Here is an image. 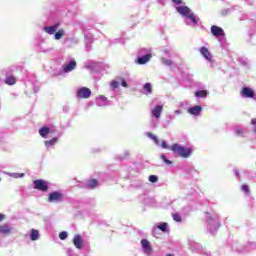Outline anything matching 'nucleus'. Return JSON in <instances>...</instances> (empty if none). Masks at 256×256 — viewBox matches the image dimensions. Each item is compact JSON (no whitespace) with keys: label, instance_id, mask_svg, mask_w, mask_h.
<instances>
[{"label":"nucleus","instance_id":"f257e3e1","mask_svg":"<svg viewBox=\"0 0 256 256\" xmlns=\"http://www.w3.org/2000/svg\"><path fill=\"white\" fill-rule=\"evenodd\" d=\"M171 151H173V153H178L179 157H182L183 159L191 157V154L193 153L191 148H185L179 144H172Z\"/></svg>","mask_w":256,"mask_h":256},{"label":"nucleus","instance_id":"f03ea898","mask_svg":"<svg viewBox=\"0 0 256 256\" xmlns=\"http://www.w3.org/2000/svg\"><path fill=\"white\" fill-rule=\"evenodd\" d=\"M34 189H37L38 191H48L49 186L43 179H38L33 181Z\"/></svg>","mask_w":256,"mask_h":256},{"label":"nucleus","instance_id":"7ed1b4c3","mask_svg":"<svg viewBox=\"0 0 256 256\" xmlns=\"http://www.w3.org/2000/svg\"><path fill=\"white\" fill-rule=\"evenodd\" d=\"M77 97L78 99H89V97H91V89L87 87H81L77 91Z\"/></svg>","mask_w":256,"mask_h":256},{"label":"nucleus","instance_id":"20e7f679","mask_svg":"<svg viewBox=\"0 0 256 256\" xmlns=\"http://www.w3.org/2000/svg\"><path fill=\"white\" fill-rule=\"evenodd\" d=\"M48 201L50 203H59V201H63V194L58 191L52 192L49 194Z\"/></svg>","mask_w":256,"mask_h":256},{"label":"nucleus","instance_id":"39448f33","mask_svg":"<svg viewBox=\"0 0 256 256\" xmlns=\"http://www.w3.org/2000/svg\"><path fill=\"white\" fill-rule=\"evenodd\" d=\"M72 243L76 249H83L85 243L83 242V236L81 234H77L74 236Z\"/></svg>","mask_w":256,"mask_h":256},{"label":"nucleus","instance_id":"423d86ee","mask_svg":"<svg viewBox=\"0 0 256 256\" xmlns=\"http://www.w3.org/2000/svg\"><path fill=\"white\" fill-rule=\"evenodd\" d=\"M210 31L214 37H225V31L217 25L211 26Z\"/></svg>","mask_w":256,"mask_h":256},{"label":"nucleus","instance_id":"0eeeda50","mask_svg":"<svg viewBox=\"0 0 256 256\" xmlns=\"http://www.w3.org/2000/svg\"><path fill=\"white\" fill-rule=\"evenodd\" d=\"M241 95H242V97H246L248 99H253L255 97V92L253 91V89H251L249 87H243L241 90Z\"/></svg>","mask_w":256,"mask_h":256},{"label":"nucleus","instance_id":"6e6552de","mask_svg":"<svg viewBox=\"0 0 256 256\" xmlns=\"http://www.w3.org/2000/svg\"><path fill=\"white\" fill-rule=\"evenodd\" d=\"M176 11L183 15V17H187L192 12L187 6H177Z\"/></svg>","mask_w":256,"mask_h":256},{"label":"nucleus","instance_id":"1a4fd4ad","mask_svg":"<svg viewBox=\"0 0 256 256\" xmlns=\"http://www.w3.org/2000/svg\"><path fill=\"white\" fill-rule=\"evenodd\" d=\"M200 53L204 59H207V61H211V59H213V55H211V52H209L207 47H201Z\"/></svg>","mask_w":256,"mask_h":256},{"label":"nucleus","instance_id":"9d476101","mask_svg":"<svg viewBox=\"0 0 256 256\" xmlns=\"http://www.w3.org/2000/svg\"><path fill=\"white\" fill-rule=\"evenodd\" d=\"M151 113H152L153 117H155L156 119H160L161 113H163V106H161V105L155 106L152 109Z\"/></svg>","mask_w":256,"mask_h":256},{"label":"nucleus","instance_id":"9b49d317","mask_svg":"<svg viewBox=\"0 0 256 256\" xmlns=\"http://www.w3.org/2000/svg\"><path fill=\"white\" fill-rule=\"evenodd\" d=\"M75 67H77V62L71 61L63 66V71L64 73H70V71H73Z\"/></svg>","mask_w":256,"mask_h":256},{"label":"nucleus","instance_id":"f8f14e48","mask_svg":"<svg viewBox=\"0 0 256 256\" xmlns=\"http://www.w3.org/2000/svg\"><path fill=\"white\" fill-rule=\"evenodd\" d=\"M201 111H203V108L201 106H193L188 108V113H190V115H201Z\"/></svg>","mask_w":256,"mask_h":256},{"label":"nucleus","instance_id":"ddd939ff","mask_svg":"<svg viewBox=\"0 0 256 256\" xmlns=\"http://www.w3.org/2000/svg\"><path fill=\"white\" fill-rule=\"evenodd\" d=\"M0 235H11V226L8 224L0 225Z\"/></svg>","mask_w":256,"mask_h":256},{"label":"nucleus","instance_id":"4468645a","mask_svg":"<svg viewBox=\"0 0 256 256\" xmlns=\"http://www.w3.org/2000/svg\"><path fill=\"white\" fill-rule=\"evenodd\" d=\"M141 245L145 253H151V251H153V248H151V243H149L147 239H142Z\"/></svg>","mask_w":256,"mask_h":256},{"label":"nucleus","instance_id":"2eb2a0df","mask_svg":"<svg viewBox=\"0 0 256 256\" xmlns=\"http://www.w3.org/2000/svg\"><path fill=\"white\" fill-rule=\"evenodd\" d=\"M49 133H51V129L47 126H43L39 130V135H41L43 137V139H47V135H49Z\"/></svg>","mask_w":256,"mask_h":256},{"label":"nucleus","instance_id":"dca6fc26","mask_svg":"<svg viewBox=\"0 0 256 256\" xmlns=\"http://www.w3.org/2000/svg\"><path fill=\"white\" fill-rule=\"evenodd\" d=\"M57 29H59V23L55 24L54 26L44 28L45 32L48 33V35H53V33L57 31Z\"/></svg>","mask_w":256,"mask_h":256},{"label":"nucleus","instance_id":"f3484780","mask_svg":"<svg viewBox=\"0 0 256 256\" xmlns=\"http://www.w3.org/2000/svg\"><path fill=\"white\" fill-rule=\"evenodd\" d=\"M151 60V54H146L140 58H138V64L139 65H145V63H148V61Z\"/></svg>","mask_w":256,"mask_h":256},{"label":"nucleus","instance_id":"a211bd4d","mask_svg":"<svg viewBox=\"0 0 256 256\" xmlns=\"http://www.w3.org/2000/svg\"><path fill=\"white\" fill-rule=\"evenodd\" d=\"M5 83L6 85H15L17 83V78H15V76L8 75L6 76Z\"/></svg>","mask_w":256,"mask_h":256},{"label":"nucleus","instance_id":"6ab92c4d","mask_svg":"<svg viewBox=\"0 0 256 256\" xmlns=\"http://www.w3.org/2000/svg\"><path fill=\"white\" fill-rule=\"evenodd\" d=\"M31 241H37L39 239V230L32 229L30 232Z\"/></svg>","mask_w":256,"mask_h":256},{"label":"nucleus","instance_id":"aec40b11","mask_svg":"<svg viewBox=\"0 0 256 256\" xmlns=\"http://www.w3.org/2000/svg\"><path fill=\"white\" fill-rule=\"evenodd\" d=\"M144 91L145 95H151V93H153V86L151 85V83L144 84Z\"/></svg>","mask_w":256,"mask_h":256},{"label":"nucleus","instance_id":"412c9836","mask_svg":"<svg viewBox=\"0 0 256 256\" xmlns=\"http://www.w3.org/2000/svg\"><path fill=\"white\" fill-rule=\"evenodd\" d=\"M98 185H99V181H97V179H91L86 187L88 189H95V187H97Z\"/></svg>","mask_w":256,"mask_h":256},{"label":"nucleus","instance_id":"4be33fe9","mask_svg":"<svg viewBox=\"0 0 256 256\" xmlns=\"http://www.w3.org/2000/svg\"><path fill=\"white\" fill-rule=\"evenodd\" d=\"M186 17H187V19H190V21H192V23H194L195 25H197L199 23V18H197V16H195V14L193 12L188 14Z\"/></svg>","mask_w":256,"mask_h":256},{"label":"nucleus","instance_id":"5701e85b","mask_svg":"<svg viewBox=\"0 0 256 256\" xmlns=\"http://www.w3.org/2000/svg\"><path fill=\"white\" fill-rule=\"evenodd\" d=\"M57 143V138H52L51 140H47L44 142L45 147H53Z\"/></svg>","mask_w":256,"mask_h":256},{"label":"nucleus","instance_id":"b1692460","mask_svg":"<svg viewBox=\"0 0 256 256\" xmlns=\"http://www.w3.org/2000/svg\"><path fill=\"white\" fill-rule=\"evenodd\" d=\"M195 97L204 98L207 97V91L206 90H199L195 92Z\"/></svg>","mask_w":256,"mask_h":256},{"label":"nucleus","instance_id":"393cba45","mask_svg":"<svg viewBox=\"0 0 256 256\" xmlns=\"http://www.w3.org/2000/svg\"><path fill=\"white\" fill-rule=\"evenodd\" d=\"M167 227V222H163L160 225H158V229H160V231H162L163 233H167Z\"/></svg>","mask_w":256,"mask_h":256},{"label":"nucleus","instance_id":"a878e982","mask_svg":"<svg viewBox=\"0 0 256 256\" xmlns=\"http://www.w3.org/2000/svg\"><path fill=\"white\" fill-rule=\"evenodd\" d=\"M172 219H174L177 223H181L183 219L181 218V215L179 213H173Z\"/></svg>","mask_w":256,"mask_h":256},{"label":"nucleus","instance_id":"bb28decb","mask_svg":"<svg viewBox=\"0 0 256 256\" xmlns=\"http://www.w3.org/2000/svg\"><path fill=\"white\" fill-rule=\"evenodd\" d=\"M64 33H65V31H64L63 29L59 30V31L56 32V34H55V39H56L57 41H59V39H61V38L63 37Z\"/></svg>","mask_w":256,"mask_h":256},{"label":"nucleus","instance_id":"cd10ccee","mask_svg":"<svg viewBox=\"0 0 256 256\" xmlns=\"http://www.w3.org/2000/svg\"><path fill=\"white\" fill-rule=\"evenodd\" d=\"M148 137H150V139H152L155 143L159 144V139L157 138V136H155V134L148 132L147 133Z\"/></svg>","mask_w":256,"mask_h":256},{"label":"nucleus","instance_id":"c85d7f7f","mask_svg":"<svg viewBox=\"0 0 256 256\" xmlns=\"http://www.w3.org/2000/svg\"><path fill=\"white\" fill-rule=\"evenodd\" d=\"M160 159H162V161H163L164 163H166V165H173V162L170 161L169 159H167V157H165V155H161V156H160Z\"/></svg>","mask_w":256,"mask_h":256},{"label":"nucleus","instance_id":"c756f323","mask_svg":"<svg viewBox=\"0 0 256 256\" xmlns=\"http://www.w3.org/2000/svg\"><path fill=\"white\" fill-rule=\"evenodd\" d=\"M160 159H162V161H163L164 163H166V165H173V162L170 161L169 159H167V157H165V155H161V156H160Z\"/></svg>","mask_w":256,"mask_h":256},{"label":"nucleus","instance_id":"7c9ffc66","mask_svg":"<svg viewBox=\"0 0 256 256\" xmlns=\"http://www.w3.org/2000/svg\"><path fill=\"white\" fill-rule=\"evenodd\" d=\"M149 181H150V183H157L159 181V178L155 175H150Z\"/></svg>","mask_w":256,"mask_h":256},{"label":"nucleus","instance_id":"2f4dec72","mask_svg":"<svg viewBox=\"0 0 256 256\" xmlns=\"http://www.w3.org/2000/svg\"><path fill=\"white\" fill-rule=\"evenodd\" d=\"M67 237H68L67 232H65V231L60 232L59 239H61V241H65V239H67Z\"/></svg>","mask_w":256,"mask_h":256},{"label":"nucleus","instance_id":"473e14b6","mask_svg":"<svg viewBox=\"0 0 256 256\" xmlns=\"http://www.w3.org/2000/svg\"><path fill=\"white\" fill-rule=\"evenodd\" d=\"M241 189H242V191H243L244 193H246L247 195H249V185L244 184V185H242Z\"/></svg>","mask_w":256,"mask_h":256},{"label":"nucleus","instance_id":"72a5a7b5","mask_svg":"<svg viewBox=\"0 0 256 256\" xmlns=\"http://www.w3.org/2000/svg\"><path fill=\"white\" fill-rule=\"evenodd\" d=\"M162 63L164 65H167L168 67H171L173 65V62L171 60L162 59Z\"/></svg>","mask_w":256,"mask_h":256},{"label":"nucleus","instance_id":"f704fd0d","mask_svg":"<svg viewBox=\"0 0 256 256\" xmlns=\"http://www.w3.org/2000/svg\"><path fill=\"white\" fill-rule=\"evenodd\" d=\"M111 87H113V89H119V82H117V81H112L111 82Z\"/></svg>","mask_w":256,"mask_h":256},{"label":"nucleus","instance_id":"c9c22d12","mask_svg":"<svg viewBox=\"0 0 256 256\" xmlns=\"http://www.w3.org/2000/svg\"><path fill=\"white\" fill-rule=\"evenodd\" d=\"M173 3H175L176 5H181L183 3L182 0H172Z\"/></svg>","mask_w":256,"mask_h":256},{"label":"nucleus","instance_id":"e433bc0d","mask_svg":"<svg viewBox=\"0 0 256 256\" xmlns=\"http://www.w3.org/2000/svg\"><path fill=\"white\" fill-rule=\"evenodd\" d=\"M121 157L122 159H127V157H129V152H124Z\"/></svg>","mask_w":256,"mask_h":256},{"label":"nucleus","instance_id":"4c0bfd02","mask_svg":"<svg viewBox=\"0 0 256 256\" xmlns=\"http://www.w3.org/2000/svg\"><path fill=\"white\" fill-rule=\"evenodd\" d=\"M122 87H129V85L127 84V81L122 80Z\"/></svg>","mask_w":256,"mask_h":256},{"label":"nucleus","instance_id":"58836bf2","mask_svg":"<svg viewBox=\"0 0 256 256\" xmlns=\"http://www.w3.org/2000/svg\"><path fill=\"white\" fill-rule=\"evenodd\" d=\"M236 133H237V135H243V130H241V129H236Z\"/></svg>","mask_w":256,"mask_h":256},{"label":"nucleus","instance_id":"ea45409f","mask_svg":"<svg viewBox=\"0 0 256 256\" xmlns=\"http://www.w3.org/2000/svg\"><path fill=\"white\" fill-rule=\"evenodd\" d=\"M5 221V214H0V223Z\"/></svg>","mask_w":256,"mask_h":256},{"label":"nucleus","instance_id":"a19ab883","mask_svg":"<svg viewBox=\"0 0 256 256\" xmlns=\"http://www.w3.org/2000/svg\"><path fill=\"white\" fill-rule=\"evenodd\" d=\"M163 149H167L169 146H167V142H162Z\"/></svg>","mask_w":256,"mask_h":256},{"label":"nucleus","instance_id":"79ce46f5","mask_svg":"<svg viewBox=\"0 0 256 256\" xmlns=\"http://www.w3.org/2000/svg\"><path fill=\"white\" fill-rule=\"evenodd\" d=\"M100 99L101 101H107V97H105L104 95H100Z\"/></svg>","mask_w":256,"mask_h":256},{"label":"nucleus","instance_id":"37998d69","mask_svg":"<svg viewBox=\"0 0 256 256\" xmlns=\"http://www.w3.org/2000/svg\"><path fill=\"white\" fill-rule=\"evenodd\" d=\"M251 125H256V118H253V119L251 120Z\"/></svg>","mask_w":256,"mask_h":256},{"label":"nucleus","instance_id":"c03bdc74","mask_svg":"<svg viewBox=\"0 0 256 256\" xmlns=\"http://www.w3.org/2000/svg\"><path fill=\"white\" fill-rule=\"evenodd\" d=\"M175 113H181V111H179V110H176V111H175Z\"/></svg>","mask_w":256,"mask_h":256},{"label":"nucleus","instance_id":"a18cd8bd","mask_svg":"<svg viewBox=\"0 0 256 256\" xmlns=\"http://www.w3.org/2000/svg\"><path fill=\"white\" fill-rule=\"evenodd\" d=\"M166 256H173V255H171V254H167Z\"/></svg>","mask_w":256,"mask_h":256},{"label":"nucleus","instance_id":"49530a36","mask_svg":"<svg viewBox=\"0 0 256 256\" xmlns=\"http://www.w3.org/2000/svg\"><path fill=\"white\" fill-rule=\"evenodd\" d=\"M255 133H256V128H255Z\"/></svg>","mask_w":256,"mask_h":256}]
</instances>
